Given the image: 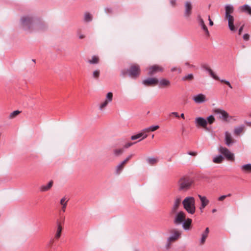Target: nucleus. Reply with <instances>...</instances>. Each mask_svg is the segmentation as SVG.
<instances>
[{
	"label": "nucleus",
	"mask_w": 251,
	"mask_h": 251,
	"mask_svg": "<svg viewBox=\"0 0 251 251\" xmlns=\"http://www.w3.org/2000/svg\"><path fill=\"white\" fill-rule=\"evenodd\" d=\"M234 12V7L232 5H227L225 6V19L228 22V27L230 31H235L236 30L234 24V18L232 14Z\"/></svg>",
	"instance_id": "1"
},
{
	"label": "nucleus",
	"mask_w": 251,
	"mask_h": 251,
	"mask_svg": "<svg viewBox=\"0 0 251 251\" xmlns=\"http://www.w3.org/2000/svg\"><path fill=\"white\" fill-rule=\"evenodd\" d=\"M194 183L192 178L187 176H183L180 178L178 181V188L181 191H187L190 189Z\"/></svg>",
	"instance_id": "2"
},
{
	"label": "nucleus",
	"mask_w": 251,
	"mask_h": 251,
	"mask_svg": "<svg viewBox=\"0 0 251 251\" xmlns=\"http://www.w3.org/2000/svg\"><path fill=\"white\" fill-rule=\"evenodd\" d=\"M184 208L190 214H193L196 211L195 200L193 197H188L182 201Z\"/></svg>",
	"instance_id": "3"
},
{
	"label": "nucleus",
	"mask_w": 251,
	"mask_h": 251,
	"mask_svg": "<svg viewBox=\"0 0 251 251\" xmlns=\"http://www.w3.org/2000/svg\"><path fill=\"white\" fill-rule=\"evenodd\" d=\"M169 232L171 235L167 239V244L166 245V248L167 249L170 248L172 243L179 239L181 234V232L177 229H172L170 230Z\"/></svg>",
	"instance_id": "4"
},
{
	"label": "nucleus",
	"mask_w": 251,
	"mask_h": 251,
	"mask_svg": "<svg viewBox=\"0 0 251 251\" xmlns=\"http://www.w3.org/2000/svg\"><path fill=\"white\" fill-rule=\"evenodd\" d=\"M129 73V75L133 78H137L140 74V66L138 64L132 65L128 70L127 71L126 70H123L121 71L122 75L123 76H125L126 73Z\"/></svg>",
	"instance_id": "5"
},
{
	"label": "nucleus",
	"mask_w": 251,
	"mask_h": 251,
	"mask_svg": "<svg viewBox=\"0 0 251 251\" xmlns=\"http://www.w3.org/2000/svg\"><path fill=\"white\" fill-rule=\"evenodd\" d=\"M35 20L29 16H24L21 18V23L23 26L25 28L31 29L33 26V24Z\"/></svg>",
	"instance_id": "6"
},
{
	"label": "nucleus",
	"mask_w": 251,
	"mask_h": 251,
	"mask_svg": "<svg viewBox=\"0 0 251 251\" xmlns=\"http://www.w3.org/2000/svg\"><path fill=\"white\" fill-rule=\"evenodd\" d=\"M219 151L229 161H234L235 160L234 155L233 153L226 147L220 146L218 149Z\"/></svg>",
	"instance_id": "7"
},
{
	"label": "nucleus",
	"mask_w": 251,
	"mask_h": 251,
	"mask_svg": "<svg viewBox=\"0 0 251 251\" xmlns=\"http://www.w3.org/2000/svg\"><path fill=\"white\" fill-rule=\"evenodd\" d=\"M173 223L176 225L182 224L186 219L185 213L182 211H179L173 217Z\"/></svg>",
	"instance_id": "8"
},
{
	"label": "nucleus",
	"mask_w": 251,
	"mask_h": 251,
	"mask_svg": "<svg viewBox=\"0 0 251 251\" xmlns=\"http://www.w3.org/2000/svg\"><path fill=\"white\" fill-rule=\"evenodd\" d=\"M181 199L180 197H176L174 202L173 205L170 211V215L173 217L177 212L178 209L180 205Z\"/></svg>",
	"instance_id": "9"
},
{
	"label": "nucleus",
	"mask_w": 251,
	"mask_h": 251,
	"mask_svg": "<svg viewBox=\"0 0 251 251\" xmlns=\"http://www.w3.org/2000/svg\"><path fill=\"white\" fill-rule=\"evenodd\" d=\"M147 70L149 75H153L158 73L163 72L164 68L161 66L154 65L148 68Z\"/></svg>",
	"instance_id": "10"
},
{
	"label": "nucleus",
	"mask_w": 251,
	"mask_h": 251,
	"mask_svg": "<svg viewBox=\"0 0 251 251\" xmlns=\"http://www.w3.org/2000/svg\"><path fill=\"white\" fill-rule=\"evenodd\" d=\"M142 83L146 86L153 87L158 85L159 80L155 77L148 78L144 80Z\"/></svg>",
	"instance_id": "11"
},
{
	"label": "nucleus",
	"mask_w": 251,
	"mask_h": 251,
	"mask_svg": "<svg viewBox=\"0 0 251 251\" xmlns=\"http://www.w3.org/2000/svg\"><path fill=\"white\" fill-rule=\"evenodd\" d=\"M204 69L208 71L210 75L215 79L216 80H220L221 82L222 83H225L226 84L229 88H230L231 89L232 88V86L231 85L230 83H229V81H227V80H223V79H222V80H220L219 77L218 76H217L213 72V71L208 66H205L204 67Z\"/></svg>",
	"instance_id": "12"
},
{
	"label": "nucleus",
	"mask_w": 251,
	"mask_h": 251,
	"mask_svg": "<svg viewBox=\"0 0 251 251\" xmlns=\"http://www.w3.org/2000/svg\"><path fill=\"white\" fill-rule=\"evenodd\" d=\"M214 113L218 115V118L223 121H227L228 114L225 110L220 109H216Z\"/></svg>",
	"instance_id": "13"
},
{
	"label": "nucleus",
	"mask_w": 251,
	"mask_h": 251,
	"mask_svg": "<svg viewBox=\"0 0 251 251\" xmlns=\"http://www.w3.org/2000/svg\"><path fill=\"white\" fill-rule=\"evenodd\" d=\"M225 142L227 146H230L234 144L236 140L233 138L230 133L228 131H226L225 133Z\"/></svg>",
	"instance_id": "14"
},
{
	"label": "nucleus",
	"mask_w": 251,
	"mask_h": 251,
	"mask_svg": "<svg viewBox=\"0 0 251 251\" xmlns=\"http://www.w3.org/2000/svg\"><path fill=\"white\" fill-rule=\"evenodd\" d=\"M46 27V25L44 23L42 22L39 20H35L34 24H33V26L31 29H35L40 31L41 30L44 29Z\"/></svg>",
	"instance_id": "15"
},
{
	"label": "nucleus",
	"mask_w": 251,
	"mask_h": 251,
	"mask_svg": "<svg viewBox=\"0 0 251 251\" xmlns=\"http://www.w3.org/2000/svg\"><path fill=\"white\" fill-rule=\"evenodd\" d=\"M195 124L197 127H201L206 128L207 126V121L202 117H198L195 119Z\"/></svg>",
	"instance_id": "16"
},
{
	"label": "nucleus",
	"mask_w": 251,
	"mask_h": 251,
	"mask_svg": "<svg viewBox=\"0 0 251 251\" xmlns=\"http://www.w3.org/2000/svg\"><path fill=\"white\" fill-rule=\"evenodd\" d=\"M192 5L190 1H186L184 5V16L189 18L192 14Z\"/></svg>",
	"instance_id": "17"
},
{
	"label": "nucleus",
	"mask_w": 251,
	"mask_h": 251,
	"mask_svg": "<svg viewBox=\"0 0 251 251\" xmlns=\"http://www.w3.org/2000/svg\"><path fill=\"white\" fill-rule=\"evenodd\" d=\"M113 94L111 92H109L107 94L106 100L100 105V109L102 110L108 104V103L112 100Z\"/></svg>",
	"instance_id": "18"
},
{
	"label": "nucleus",
	"mask_w": 251,
	"mask_h": 251,
	"mask_svg": "<svg viewBox=\"0 0 251 251\" xmlns=\"http://www.w3.org/2000/svg\"><path fill=\"white\" fill-rule=\"evenodd\" d=\"M57 224V228L56 230V233L54 235V239L56 240H58L61 236L62 230L63 229V226L61 225V222L57 220L56 221Z\"/></svg>",
	"instance_id": "19"
},
{
	"label": "nucleus",
	"mask_w": 251,
	"mask_h": 251,
	"mask_svg": "<svg viewBox=\"0 0 251 251\" xmlns=\"http://www.w3.org/2000/svg\"><path fill=\"white\" fill-rule=\"evenodd\" d=\"M149 132H145V128L142 130L141 132L135 135H133L131 137V139L132 140H135L138 139H139L140 138L142 137V139H140L139 141H141L142 139H145L147 137L148 135L147 133H149Z\"/></svg>",
	"instance_id": "20"
},
{
	"label": "nucleus",
	"mask_w": 251,
	"mask_h": 251,
	"mask_svg": "<svg viewBox=\"0 0 251 251\" xmlns=\"http://www.w3.org/2000/svg\"><path fill=\"white\" fill-rule=\"evenodd\" d=\"M193 100L197 103H203L207 100L205 95L202 94H200L194 96Z\"/></svg>",
	"instance_id": "21"
},
{
	"label": "nucleus",
	"mask_w": 251,
	"mask_h": 251,
	"mask_svg": "<svg viewBox=\"0 0 251 251\" xmlns=\"http://www.w3.org/2000/svg\"><path fill=\"white\" fill-rule=\"evenodd\" d=\"M198 197L201 202V205L200 208L202 211V210L209 204V201L205 196H202L200 195H199Z\"/></svg>",
	"instance_id": "22"
},
{
	"label": "nucleus",
	"mask_w": 251,
	"mask_h": 251,
	"mask_svg": "<svg viewBox=\"0 0 251 251\" xmlns=\"http://www.w3.org/2000/svg\"><path fill=\"white\" fill-rule=\"evenodd\" d=\"M158 84L160 88H168L171 86V82L167 79L163 78L159 80Z\"/></svg>",
	"instance_id": "23"
},
{
	"label": "nucleus",
	"mask_w": 251,
	"mask_h": 251,
	"mask_svg": "<svg viewBox=\"0 0 251 251\" xmlns=\"http://www.w3.org/2000/svg\"><path fill=\"white\" fill-rule=\"evenodd\" d=\"M209 233V229L208 227H206L205 229V231L202 233L201 237L200 240V245H203L206 241L207 237H208V234Z\"/></svg>",
	"instance_id": "24"
},
{
	"label": "nucleus",
	"mask_w": 251,
	"mask_h": 251,
	"mask_svg": "<svg viewBox=\"0 0 251 251\" xmlns=\"http://www.w3.org/2000/svg\"><path fill=\"white\" fill-rule=\"evenodd\" d=\"M69 200L65 197L62 198L60 201V204L61 205V210L60 212H65L66 211L68 201Z\"/></svg>",
	"instance_id": "25"
},
{
	"label": "nucleus",
	"mask_w": 251,
	"mask_h": 251,
	"mask_svg": "<svg viewBox=\"0 0 251 251\" xmlns=\"http://www.w3.org/2000/svg\"><path fill=\"white\" fill-rule=\"evenodd\" d=\"M53 184V181L50 180L47 185H42L40 187V191L42 192H45L50 190L52 187Z\"/></svg>",
	"instance_id": "26"
},
{
	"label": "nucleus",
	"mask_w": 251,
	"mask_h": 251,
	"mask_svg": "<svg viewBox=\"0 0 251 251\" xmlns=\"http://www.w3.org/2000/svg\"><path fill=\"white\" fill-rule=\"evenodd\" d=\"M192 220L188 218L183 222V227L184 229L188 230L191 228Z\"/></svg>",
	"instance_id": "27"
},
{
	"label": "nucleus",
	"mask_w": 251,
	"mask_h": 251,
	"mask_svg": "<svg viewBox=\"0 0 251 251\" xmlns=\"http://www.w3.org/2000/svg\"><path fill=\"white\" fill-rule=\"evenodd\" d=\"M239 9L241 12H245L251 15V7L249 5L245 4L239 7Z\"/></svg>",
	"instance_id": "28"
},
{
	"label": "nucleus",
	"mask_w": 251,
	"mask_h": 251,
	"mask_svg": "<svg viewBox=\"0 0 251 251\" xmlns=\"http://www.w3.org/2000/svg\"><path fill=\"white\" fill-rule=\"evenodd\" d=\"M199 23H200V25L201 26V28L205 32V34L208 36H209V32L208 30L207 27L206 26V25H205L204 21L202 18L200 19Z\"/></svg>",
	"instance_id": "29"
},
{
	"label": "nucleus",
	"mask_w": 251,
	"mask_h": 251,
	"mask_svg": "<svg viewBox=\"0 0 251 251\" xmlns=\"http://www.w3.org/2000/svg\"><path fill=\"white\" fill-rule=\"evenodd\" d=\"M241 169L244 173H251V164H247L242 165L241 167Z\"/></svg>",
	"instance_id": "30"
},
{
	"label": "nucleus",
	"mask_w": 251,
	"mask_h": 251,
	"mask_svg": "<svg viewBox=\"0 0 251 251\" xmlns=\"http://www.w3.org/2000/svg\"><path fill=\"white\" fill-rule=\"evenodd\" d=\"M245 129V126H244L236 127L234 129V134L235 135L238 136L240 134L243 132Z\"/></svg>",
	"instance_id": "31"
},
{
	"label": "nucleus",
	"mask_w": 251,
	"mask_h": 251,
	"mask_svg": "<svg viewBox=\"0 0 251 251\" xmlns=\"http://www.w3.org/2000/svg\"><path fill=\"white\" fill-rule=\"evenodd\" d=\"M88 62L91 64H97L100 62V58L97 56H93L91 59H89Z\"/></svg>",
	"instance_id": "32"
},
{
	"label": "nucleus",
	"mask_w": 251,
	"mask_h": 251,
	"mask_svg": "<svg viewBox=\"0 0 251 251\" xmlns=\"http://www.w3.org/2000/svg\"><path fill=\"white\" fill-rule=\"evenodd\" d=\"M223 160L224 157L221 155L215 157L213 159V161L215 163H221Z\"/></svg>",
	"instance_id": "33"
},
{
	"label": "nucleus",
	"mask_w": 251,
	"mask_h": 251,
	"mask_svg": "<svg viewBox=\"0 0 251 251\" xmlns=\"http://www.w3.org/2000/svg\"><path fill=\"white\" fill-rule=\"evenodd\" d=\"M194 75L193 74H190L188 75H185V76L182 78V80L183 81H192L194 79Z\"/></svg>",
	"instance_id": "34"
},
{
	"label": "nucleus",
	"mask_w": 251,
	"mask_h": 251,
	"mask_svg": "<svg viewBox=\"0 0 251 251\" xmlns=\"http://www.w3.org/2000/svg\"><path fill=\"white\" fill-rule=\"evenodd\" d=\"M147 161L151 165H154L157 163L158 159L153 157H149L147 159Z\"/></svg>",
	"instance_id": "35"
},
{
	"label": "nucleus",
	"mask_w": 251,
	"mask_h": 251,
	"mask_svg": "<svg viewBox=\"0 0 251 251\" xmlns=\"http://www.w3.org/2000/svg\"><path fill=\"white\" fill-rule=\"evenodd\" d=\"M124 152L123 149H116L114 150L113 153L116 156H119L123 154Z\"/></svg>",
	"instance_id": "36"
},
{
	"label": "nucleus",
	"mask_w": 251,
	"mask_h": 251,
	"mask_svg": "<svg viewBox=\"0 0 251 251\" xmlns=\"http://www.w3.org/2000/svg\"><path fill=\"white\" fill-rule=\"evenodd\" d=\"M159 128L158 126H150L149 127L145 128V132H151L156 130Z\"/></svg>",
	"instance_id": "37"
},
{
	"label": "nucleus",
	"mask_w": 251,
	"mask_h": 251,
	"mask_svg": "<svg viewBox=\"0 0 251 251\" xmlns=\"http://www.w3.org/2000/svg\"><path fill=\"white\" fill-rule=\"evenodd\" d=\"M85 21L88 22L92 20V16L89 13H86L84 15Z\"/></svg>",
	"instance_id": "38"
},
{
	"label": "nucleus",
	"mask_w": 251,
	"mask_h": 251,
	"mask_svg": "<svg viewBox=\"0 0 251 251\" xmlns=\"http://www.w3.org/2000/svg\"><path fill=\"white\" fill-rule=\"evenodd\" d=\"M215 118L213 116L211 115L207 117V124L208 123L209 124L211 125L212 124L215 122Z\"/></svg>",
	"instance_id": "39"
},
{
	"label": "nucleus",
	"mask_w": 251,
	"mask_h": 251,
	"mask_svg": "<svg viewBox=\"0 0 251 251\" xmlns=\"http://www.w3.org/2000/svg\"><path fill=\"white\" fill-rule=\"evenodd\" d=\"M100 75V71L99 70H95L93 72V76L95 79H98Z\"/></svg>",
	"instance_id": "40"
},
{
	"label": "nucleus",
	"mask_w": 251,
	"mask_h": 251,
	"mask_svg": "<svg viewBox=\"0 0 251 251\" xmlns=\"http://www.w3.org/2000/svg\"><path fill=\"white\" fill-rule=\"evenodd\" d=\"M124 167L121 164L117 166L116 173L117 174H120L122 170L124 169Z\"/></svg>",
	"instance_id": "41"
},
{
	"label": "nucleus",
	"mask_w": 251,
	"mask_h": 251,
	"mask_svg": "<svg viewBox=\"0 0 251 251\" xmlns=\"http://www.w3.org/2000/svg\"><path fill=\"white\" fill-rule=\"evenodd\" d=\"M20 113V111L16 110L11 113L9 116L10 118L12 119L17 116Z\"/></svg>",
	"instance_id": "42"
},
{
	"label": "nucleus",
	"mask_w": 251,
	"mask_h": 251,
	"mask_svg": "<svg viewBox=\"0 0 251 251\" xmlns=\"http://www.w3.org/2000/svg\"><path fill=\"white\" fill-rule=\"evenodd\" d=\"M231 196V194H228L227 195H223L221 197H220L218 198V200L219 201H224L227 197H230Z\"/></svg>",
	"instance_id": "43"
},
{
	"label": "nucleus",
	"mask_w": 251,
	"mask_h": 251,
	"mask_svg": "<svg viewBox=\"0 0 251 251\" xmlns=\"http://www.w3.org/2000/svg\"><path fill=\"white\" fill-rule=\"evenodd\" d=\"M171 71L172 72H175V71H177L178 72V73H181V69L180 68H177V67H173L171 69Z\"/></svg>",
	"instance_id": "44"
},
{
	"label": "nucleus",
	"mask_w": 251,
	"mask_h": 251,
	"mask_svg": "<svg viewBox=\"0 0 251 251\" xmlns=\"http://www.w3.org/2000/svg\"><path fill=\"white\" fill-rule=\"evenodd\" d=\"M59 214L61 215V212H60ZM65 217L64 216H61L60 219L58 220L59 221L61 222V225L62 226L64 223Z\"/></svg>",
	"instance_id": "45"
},
{
	"label": "nucleus",
	"mask_w": 251,
	"mask_h": 251,
	"mask_svg": "<svg viewBox=\"0 0 251 251\" xmlns=\"http://www.w3.org/2000/svg\"><path fill=\"white\" fill-rule=\"evenodd\" d=\"M136 142H134V143H132V142H128V143H126L125 146H124V147L125 148H128L129 147H130V146H132L134 144H135Z\"/></svg>",
	"instance_id": "46"
},
{
	"label": "nucleus",
	"mask_w": 251,
	"mask_h": 251,
	"mask_svg": "<svg viewBox=\"0 0 251 251\" xmlns=\"http://www.w3.org/2000/svg\"><path fill=\"white\" fill-rule=\"evenodd\" d=\"M170 2L172 6L175 7L176 5V0H170Z\"/></svg>",
	"instance_id": "47"
},
{
	"label": "nucleus",
	"mask_w": 251,
	"mask_h": 251,
	"mask_svg": "<svg viewBox=\"0 0 251 251\" xmlns=\"http://www.w3.org/2000/svg\"><path fill=\"white\" fill-rule=\"evenodd\" d=\"M249 38H250V35L249 34H245L243 36V39L245 40V41H248L249 40Z\"/></svg>",
	"instance_id": "48"
},
{
	"label": "nucleus",
	"mask_w": 251,
	"mask_h": 251,
	"mask_svg": "<svg viewBox=\"0 0 251 251\" xmlns=\"http://www.w3.org/2000/svg\"><path fill=\"white\" fill-rule=\"evenodd\" d=\"M188 154L192 156H196L197 155L198 153L196 151H189L188 152Z\"/></svg>",
	"instance_id": "49"
},
{
	"label": "nucleus",
	"mask_w": 251,
	"mask_h": 251,
	"mask_svg": "<svg viewBox=\"0 0 251 251\" xmlns=\"http://www.w3.org/2000/svg\"><path fill=\"white\" fill-rule=\"evenodd\" d=\"M170 116L171 115H174L176 117V118H179V115H178V113L177 112H172L170 114Z\"/></svg>",
	"instance_id": "50"
},
{
	"label": "nucleus",
	"mask_w": 251,
	"mask_h": 251,
	"mask_svg": "<svg viewBox=\"0 0 251 251\" xmlns=\"http://www.w3.org/2000/svg\"><path fill=\"white\" fill-rule=\"evenodd\" d=\"M243 28H244V25H242L239 29V31H238V34L239 35H241L242 34V32L243 31Z\"/></svg>",
	"instance_id": "51"
},
{
	"label": "nucleus",
	"mask_w": 251,
	"mask_h": 251,
	"mask_svg": "<svg viewBox=\"0 0 251 251\" xmlns=\"http://www.w3.org/2000/svg\"><path fill=\"white\" fill-rule=\"evenodd\" d=\"M132 157V154L129 155L125 160H124V162H125L126 163L128 162V161Z\"/></svg>",
	"instance_id": "52"
},
{
	"label": "nucleus",
	"mask_w": 251,
	"mask_h": 251,
	"mask_svg": "<svg viewBox=\"0 0 251 251\" xmlns=\"http://www.w3.org/2000/svg\"><path fill=\"white\" fill-rule=\"evenodd\" d=\"M208 20L209 21L210 25L212 26L213 25L214 23H213V21L211 20V19H210V16H208Z\"/></svg>",
	"instance_id": "53"
},
{
	"label": "nucleus",
	"mask_w": 251,
	"mask_h": 251,
	"mask_svg": "<svg viewBox=\"0 0 251 251\" xmlns=\"http://www.w3.org/2000/svg\"><path fill=\"white\" fill-rule=\"evenodd\" d=\"M84 37H85V36L84 35L81 34V35H79V38L80 39H83Z\"/></svg>",
	"instance_id": "54"
},
{
	"label": "nucleus",
	"mask_w": 251,
	"mask_h": 251,
	"mask_svg": "<svg viewBox=\"0 0 251 251\" xmlns=\"http://www.w3.org/2000/svg\"><path fill=\"white\" fill-rule=\"evenodd\" d=\"M246 124L247 126H251V122H246Z\"/></svg>",
	"instance_id": "55"
},
{
	"label": "nucleus",
	"mask_w": 251,
	"mask_h": 251,
	"mask_svg": "<svg viewBox=\"0 0 251 251\" xmlns=\"http://www.w3.org/2000/svg\"><path fill=\"white\" fill-rule=\"evenodd\" d=\"M126 163L125 162H124V161H123L121 163V165H122L123 166V167H125V165H126Z\"/></svg>",
	"instance_id": "56"
},
{
	"label": "nucleus",
	"mask_w": 251,
	"mask_h": 251,
	"mask_svg": "<svg viewBox=\"0 0 251 251\" xmlns=\"http://www.w3.org/2000/svg\"><path fill=\"white\" fill-rule=\"evenodd\" d=\"M126 163L125 162H124V161H123L121 163V165H122L123 166V167H125V165H126Z\"/></svg>",
	"instance_id": "57"
},
{
	"label": "nucleus",
	"mask_w": 251,
	"mask_h": 251,
	"mask_svg": "<svg viewBox=\"0 0 251 251\" xmlns=\"http://www.w3.org/2000/svg\"><path fill=\"white\" fill-rule=\"evenodd\" d=\"M180 117H181L182 119H185L184 114L183 113H182V114L180 115Z\"/></svg>",
	"instance_id": "58"
},
{
	"label": "nucleus",
	"mask_w": 251,
	"mask_h": 251,
	"mask_svg": "<svg viewBox=\"0 0 251 251\" xmlns=\"http://www.w3.org/2000/svg\"><path fill=\"white\" fill-rule=\"evenodd\" d=\"M216 211H217V210H216V209H213L212 210V212H213V213H214V212H215Z\"/></svg>",
	"instance_id": "59"
},
{
	"label": "nucleus",
	"mask_w": 251,
	"mask_h": 251,
	"mask_svg": "<svg viewBox=\"0 0 251 251\" xmlns=\"http://www.w3.org/2000/svg\"><path fill=\"white\" fill-rule=\"evenodd\" d=\"M154 137V135H152V138H153Z\"/></svg>",
	"instance_id": "60"
},
{
	"label": "nucleus",
	"mask_w": 251,
	"mask_h": 251,
	"mask_svg": "<svg viewBox=\"0 0 251 251\" xmlns=\"http://www.w3.org/2000/svg\"><path fill=\"white\" fill-rule=\"evenodd\" d=\"M188 63H186V65H188Z\"/></svg>",
	"instance_id": "61"
},
{
	"label": "nucleus",
	"mask_w": 251,
	"mask_h": 251,
	"mask_svg": "<svg viewBox=\"0 0 251 251\" xmlns=\"http://www.w3.org/2000/svg\"><path fill=\"white\" fill-rule=\"evenodd\" d=\"M250 116L251 117V114L250 115Z\"/></svg>",
	"instance_id": "62"
}]
</instances>
